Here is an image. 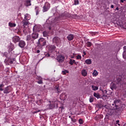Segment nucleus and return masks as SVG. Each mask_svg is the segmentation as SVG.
<instances>
[{"label": "nucleus", "instance_id": "obj_17", "mask_svg": "<svg viewBox=\"0 0 126 126\" xmlns=\"http://www.w3.org/2000/svg\"><path fill=\"white\" fill-rule=\"evenodd\" d=\"M27 41H31V42H33V39L32 38V35H28L27 36Z\"/></svg>", "mask_w": 126, "mask_h": 126}, {"label": "nucleus", "instance_id": "obj_32", "mask_svg": "<svg viewBox=\"0 0 126 126\" xmlns=\"http://www.w3.org/2000/svg\"><path fill=\"white\" fill-rule=\"evenodd\" d=\"M87 47H89V48L92 46V43L91 42H88L86 43Z\"/></svg>", "mask_w": 126, "mask_h": 126}, {"label": "nucleus", "instance_id": "obj_16", "mask_svg": "<svg viewBox=\"0 0 126 126\" xmlns=\"http://www.w3.org/2000/svg\"><path fill=\"white\" fill-rule=\"evenodd\" d=\"M108 113H109V115L110 116H112V115H116V110H115V109L109 110Z\"/></svg>", "mask_w": 126, "mask_h": 126}, {"label": "nucleus", "instance_id": "obj_25", "mask_svg": "<svg viewBox=\"0 0 126 126\" xmlns=\"http://www.w3.org/2000/svg\"><path fill=\"white\" fill-rule=\"evenodd\" d=\"M49 33L48 32L44 31L43 32V37H48Z\"/></svg>", "mask_w": 126, "mask_h": 126}, {"label": "nucleus", "instance_id": "obj_30", "mask_svg": "<svg viewBox=\"0 0 126 126\" xmlns=\"http://www.w3.org/2000/svg\"><path fill=\"white\" fill-rule=\"evenodd\" d=\"M3 87H4V85L1 84L0 85V91H3Z\"/></svg>", "mask_w": 126, "mask_h": 126}, {"label": "nucleus", "instance_id": "obj_21", "mask_svg": "<svg viewBox=\"0 0 126 126\" xmlns=\"http://www.w3.org/2000/svg\"><path fill=\"white\" fill-rule=\"evenodd\" d=\"M94 97H95V98H97V99H99V98H101V95H100L98 93H94Z\"/></svg>", "mask_w": 126, "mask_h": 126}, {"label": "nucleus", "instance_id": "obj_28", "mask_svg": "<svg viewBox=\"0 0 126 126\" xmlns=\"http://www.w3.org/2000/svg\"><path fill=\"white\" fill-rule=\"evenodd\" d=\"M93 75V76H97V75H98V72L96 70H94Z\"/></svg>", "mask_w": 126, "mask_h": 126}, {"label": "nucleus", "instance_id": "obj_40", "mask_svg": "<svg viewBox=\"0 0 126 126\" xmlns=\"http://www.w3.org/2000/svg\"><path fill=\"white\" fill-rule=\"evenodd\" d=\"M63 74H66V73H68V71L67 70H65L62 71Z\"/></svg>", "mask_w": 126, "mask_h": 126}, {"label": "nucleus", "instance_id": "obj_20", "mask_svg": "<svg viewBox=\"0 0 126 126\" xmlns=\"http://www.w3.org/2000/svg\"><path fill=\"white\" fill-rule=\"evenodd\" d=\"M8 49L9 52H12V51H13V50L14 49V45H11L10 46L8 47Z\"/></svg>", "mask_w": 126, "mask_h": 126}, {"label": "nucleus", "instance_id": "obj_43", "mask_svg": "<svg viewBox=\"0 0 126 126\" xmlns=\"http://www.w3.org/2000/svg\"><path fill=\"white\" fill-rule=\"evenodd\" d=\"M93 101H94V98L93 97H91L90 98V103H93Z\"/></svg>", "mask_w": 126, "mask_h": 126}, {"label": "nucleus", "instance_id": "obj_1", "mask_svg": "<svg viewBox=\"0 0 126 126\" xmlns=\"http://www.w3.org/2000/svg\"><path fill=\"white\" fill-rule=\"evenodd\" d=\"M46 39L43 38H40L38 41L37 42V47L39 48L41 50H42V47L44 46H46Z\"/></svg>", "mask_w": 126, "mask_h": 126}, {"label": "nucleus", "instance_id": "obj_38", "mask_svg": "<svg viewBox=\"0 0 126 126\" xmlns=\"http://www.w3.org/2000/svg\"><path fill=\"white\" fill-rule=\"evenodd\" d=\"M79 1H78V0H74V4H75V5L79 4Z\"/></svg>", "mask_w": 126, "mask_h": 126}, {"label": "nucleus", "instance_id": "obj_15", "mask_svg": "<svg viewBox=\"0 0 126 126\" xmlns=\"http://www.w3.org/2000/svg\"><path fill=\"white\" fill-rule=\"evenodd\" d=\"M67 38L69 41H71L73 40V38H74V36L73 34H69L67 36Z\"/></svg>", "mask_w": 126, "mask_h": 126}, {"label": "nucleus", "instance_id": "obj_45", "mask_svg": "<svg viewBox=\"0 0 126 126\" xmlns=\"http://www.w3.org/2000/svg\"><path fill=\"white\" fill-rule=\"evenodd\" d=\"M45 56H46V57H47V58H48V57H50V54H49V53H46V54H45Z\"/></svg>", "mask_w": 126, "mask_h": 126}, {"label": "nucleus", "instance_id": "obj_52", "mask_svg": "<svg viewBox=\"0 0 126 126\" xmlns=\"http://www.w3.org/2000/svg\"><path fill=\"white\" fill-rule=\"evenodd\" d=\"M38 112H40V110H38V111H34V113H38Z\"/></svg>", "mask_w": 126, "mask_h": 126}, {"label": "nucleus", "instance_id": "obj_37", "mask_svg": "<svg viewBox=\"0 0 126 126\" xmlns=\"http://www.w3.org/2000/svg\"><path fill=\"white\" fill-rule=\"evenodd\" d=\"M63 110H64V107L61 106V107H59V111H61V113H63Z\"/></svg>", "mask_w": 126, "mask_h": 126}, {"label": "nucleus", "instance_id": "obj_23", "mask_svg": "<svg viewBox=\"0 0 126 126\" xmlns=\"http://www.w3.org/2000/svg\"><path fill=\"white\" fill-rule=\"evenodd\" d=\"M85 63L87 64H91L92 62L91 61V59H88L85 61Z\"/></svg>", "mask_w": 126, "mask_h": 126}, {"label": "nucleus", "instance_id": "obj_34", "mask_svg": "<svg viewBox=\"0 0 126 126\" xmlns=\"http://www.w3.org/2000/svg\"><path fill=\"white\" fill-rule=\"evenodd\" d=\"M96 106L99 109H100V108H103V107H104V105L101 104H97Z\"/></svg>", "mask_w": 126, "mask_h": 126}, {"label": "nucleus", "instance_id": "obj_62", "mask_svg": "<svg viewBox=\"0 0 126 126\" xmlns=\"http://www.w3.org/2000/svg\"><path fill=\"white\" fill-rule=\"evenodd\" d=\"M73 58H74V57H71L72 59H73Z\"/></svg>", "mask_w": 126, "mask_h": 126}, {"label": "nucleus", "instance_id": "obj_26", "mask_svg": "<svg viewBox=\"0 0 126 126\" xmlns=\"http://www.w3.org/2000/svg\"><path fill=\"white\" fill-rule=\"evenodd\" d=\"M69 63H70L71 65H72L73 63H76V62H75V60H72V59H70Z\"/></svg>", "mask_w": 126, "mask_h": 126}, {"label": "nucleus", "instance_id": "obj_48", "mask_svg": "<svg viewBox=\"0 0 126 126\" xmlns=\"http://www.w3.org/2000/svg\"><path fill=\"white\" fill-rule=\"evenodd\" d=\"M126 1V0H120L121 2H124V1Z\"/></svg>", "mask_w": 126, "mask_h": 126}, {"label": "nucleus", "instance_id": "obj_27", "mask_svg": "<svg viewBox=\"0 0 126 126\" xmlns=\"http://www.w3.org/2000/svg\"><path fill=\"white\" fill-rule=\"evenodd\" d=\"M35 9L36 11V15H38V14H39V10H40L39 7H35Z\"/></svg>", "mask_w": 126, "mask_h": 126}, {"label": "nucleus", "instance_id": "obj_42", "mask_svg": "<svg viewBox=\"0 0 126 126\" xmlns=\"http://www.w3.org/2000/svg\"><path fill=\"white\" fill-rule=\"evenodd\" d=\"M77 60H81V56L80 55H78V56H76Z\"/></svg>", "mask_w": 126, "mask_h": 126}, {"label": "nucleus", "instance_id": "obj_9", "mask_svg": "<svg viewBox=\"0 0 126 126\" xmlns=\"http://www.w3.org/2000/svg\"><path fill=\"white\" fill-rule=\"evenodd\" d=\"M54 91L56 93H58V94H59V93H61V92H62V91L61 90V89H60V85H55L54 87Z\"/></svg>", "mask_w": 126, "mask_h": 126}, {"label": "nucleus", "instance_id": "obj_18", "mask_svg": "<svg viewBox=\"0 0 126 126\" xmlns=\"http://www.w3.org/2000/svg\"><path fill=\"white\" fill-rule=\"evenodd\" d=\"M114 110L115 111L116 114H118V113H121V112H122V108H119V106H118V107H116V108Z\"/></svg>", "mask_w": 126, "mask_h": 126}, {"label": "nucleus", "instance_id": "obj_10", "mask_svg": "<svg viewBox=\"0 0 126 126\" xmlns=\"http://www.w3.org/2000/svg\"><path fill=\"white\" fill-rule=\"evenodd\" d=\"M53 42L54 43H56V44H59L61 43V39H60V38L58 36H55L53 39Z\"/></svg>", "mask_w": 126, "mask_h": 126}, {"label": "nucleus", "instance_id": "obj_14", "mask_svg": "<svg viewBox=\"0 0 126 126\" xmlns=\"http://www.w3.org/2000/svg\"><path fill=\"white\" fill-rule=\"evenodd\" d=\"M22 23L23 24V26H24V28H25V27L27 26V25L29 24V22L27 20H23Z\"/></svg>", "mask_w": 126, "mask_h": 126}, {"label": "nucleus", "instance_id": "obj_36", "mask_svg": "<svg viewBox=\"0 0 126 126\" xmlns=\"http://www.w3.org/2000/svg\"><path fill=\"white\" fill-rule=\"evenodd\" d=\"M123 56L124 59L126 60V51H124L123 54Z\"/></svg>", "mask_w": 126, "mask_h": 126}, {"label": "nucleus", "instance_id": "obj_56", "mask_svg": "<svg viewBox=\"0 0 126 126\" xmlns=\"http://www.w3.org/2000/svg\"><path fill=\"white\" fill-rule=\"evenodd\" d=\"M103 107H104V108H106L107 105H103Z\"/></svg>", "mask_w": 126, "mask_h": 126}, {"label": "nucleus", "instance_id": "obj_13", "mask_svg": "<svg viewBox=\"0 0 126 126\" xmlns=\"http://www.w3.org/2000/svg\"><path fill=\"white\" fill-rule=\"evenodd\" d=\"M60 98L61 100H63V101H64V100H65L66 98H67V95H66L65 94H62L60 95Z\"/></svg>", "mask_w": 126, "mask_h": 126}, {"label": "nucleus", "instance_id": "obj_47", "mask_svg": "<svg viewBox=\"0 0 126 126\" xmlns=\"http://www.w3.org/2000/svg\"><path fill=\"white\" fill-rule=\"evenodd\" d=\"M40 53V51L39 50H37V51H36V53L37 54H39Z\"/></svg>", "mask_w": 126, "mask_h": 126}, {"label": "nucleus", "instance_id": "obj_59", "mask_svg": "<svg viewBox=\"0 0 126 126\" xmlns=\"http://www.w3.org/2000/svg\"><path fill=\"white\" fill-rule=\"evenodd\" d=\"M75 64H76V65H77V63H75Z\"/></svg>", "mask_w": 126, "mask_h": 126}, {"label": "nucleus", "instance_id": "obj_51", "mask_svg": "<svg viewBox=\"0 0 126 126\" xmlns=\"http://www.w3.org/2000/svg\"><path fill=\"white\" fill-rule=\"evenodd\" d=\"M111 8H114V5H111Z\"/></svg>", "mask_w": 126, "mask_h": 126}, {"label": "nucleus", "instance_id": "obj_50", "mask_svg": "<svg viewBox=\"0 0 126 126\" xmlns=\"http://www.w3.org/2000/svg\"><path fill=\"white\" fill-rule=\"evenodd\" d=\"M10 63H13V61H10L9 62Z\"/></svg>", "mask_w": 126, "mask_h": 126}, {"label": "nucleus", "instance_id": "obj_33", "mask_svg": "<svg viewBox=\"0 0 126 126\" xmlns=\"http://www.w3.org/2000/svg\"><path fill=\"white\" fill-rule=\"evenodd\" d=\"M9 26H10L11 27H15V26H16V24L12 23H9Z\"/></svg>", "mask_w": 126, "mask_h": 126}, {"label": "nucleus", "instance_id": "obj_7", "mask_svg": "<svg viewBox=\"0 0 126 126\" xmlns=\"http://www.w3.org/2000/svg\"><path fill=\"white\" fill-rule=\"evenodd\" d=\"M121 102L120 99H116L114 101V104H113V106L115 105V108H119V105L118 104H120Z\"/></svg>", "mask_w": 126, "mask_h": 126}, {"label": "nucleus", "instance_id": "obj_24", "mask_svg": "<svg viewBox=\"0 0 126 126\" xmlns=\"http://www.w3.org/2000/svg\"><path fill=\"white\" fill-rule=\"evenodd\" d=\"M43 100L42 99H40L36 102V104H37V105H38L39 106H41Z\"/></svg>", "mask_w": 126, "mask_h": 126}, {"label": "nucleus", "instance_id": "obj_57", "mask_svg": "<svg viewBox=\"0 0 126 126\" xmlns=\"http://www.w3.org/2000/svg\"><path fill=\"white\" fill-rule=\"evenodd\" d=\"M124 50H126V46L124 47Z\"/></svg>", "mask_w": 126, "mask_h": 126}, {"label": "nucleus", "instance_id": "obj_22", "mask_svg": "<svg viewBox=\"0 0 126 126\" xmlns=\"http://www.w3.org/2000/svg\"><path fill=\"white\" fill-rule=\"evenodd\" d=\"M103 118V115H97L95 117V119L96 121H98V120H100V119H102Z\"/></svg>", "mask_w": 126, "mask_h": 126}, {"label": "nucleus", "instance_id": "obj_29", "mask_svg": "<svg viewBox=\"0 0 126 126\" xmlns=\"http://www.w3.org/2000/svg\"><path fill=\"white\" fill-rule=\"evenodd\" d=\"M26 6H29V5H31V0H28L26 1Z\"/></svg>", "mask_w": 126, "mask_h": 126}, {"label": "nucleus", "instance_id": "obj_5", "mask_svg": "<svg viewBox=\"0 0 126 126\" xmlns=\"http://www.w3.org/2000/svg\"><path fill=\"white\" fill-rule=\"evenodd\" d=\"M47 48L49 53H53V52H54L56 49V46L54 45H48L47 46Z\"/></svg>", "mask_w": 126, "mask_h": 126}, {"label": "nucleus", "instance_id": "obj_8", "mask_svg": "<svg viewBox=\"0 0 126 126\" xmlns=\"http://www.w3.org/2000/svg\"><path fill=\"white\" fill-rule=\"evenodd\" d=\"M12 41L15 43H18V42H20V37L18 36H14L12 38Z\"/></svg>", "mask_w": 126, "mask_h": 126}, {"label": "nucleus", "instance_id": "obj_44", "mask_svg": "<svg viewBox=\"0 0 126 126\" xmlns=\"http://www.w3.org/2000/svg\"><path fill=\"white\" fill-rule=\"evenodd\" d=\"M115 86H116V85L113 84V86H111V89H112V90H114V88H115Z\"/></svg>", "mask_w": 126, "mask_h": 126}, {"label": "nucleus", "instance_id": "obj_54", "mask_svg": "<svg viewBox=\"0 0 126 126\" xmlns=\"http://www.w3.org/2000/svg\"><path fill=\"white\" fill-rule=\"evenodd\" d=\"M116 10H119V7H116Z\"/></svg>", "mask_w": 126, "mask_h": 126}, {"label": "nucleus", "instance_id": "obj_19", "mask_svg": "<svg viewBox=\"0 0 126 126\" xmlns=\"http://www.w3.org/2000/svg\"><path fill=\"white\" fill-rule=\"evenodd\" d=\"M82 73V75H83V76H87V71H86V69H83L82 70L81 72Z\"/></svg>", "mask_w": 126, "mask_h": 126}, {"label": "nucleus", "instance_id": "obj_11", "mask_svg": "<svg viewBox=\"0 0 126 126\" xmlns=\"http://www.w3.org/2000/svg\"><path fill=\"white\" fill-rule=\"evenodd\" d=\"M25 45H26L25 41L23 40H20V42H19V46L20 48H24V47H25Z\"/></svg>", "mask_w": 126, "mask_h": 126}, {"label": "nucleus", "instance_id": "obj_2", "mask_svg": "<svg viewBox=\"0 0 126 126\" xmlns=\"http://www.w3.org/2000/svg\"><path fill=\"white\" fill-rule=\"evenodd\" d=\"M64 18H65V15H64V14H62L60 15L59 17H56L53 22V23H56L58 21H60V20H62V19H64Z\"/></svg>", "mask_w": 126, "mask_h": 126}, {"label": "nucleus", "instance_id": "obj_53", "mask_svg": "<svg viewBox=\"0 0 126 126\" xmlns=\"http://www.w3.org/2000/svg\"><path fill=\"white\" fill-rule=\"evenodd\" d=\"M105 118H107V119H109V116H108V115H106Z\"/></svg>", "mask_w": 126, "mask_h": 126}, {"label": "nucleus", "instance_id": "obj_35", "mask_svg": "<svg viewBox=\"0 0 126 126\" xmlns=\"http://www.w3.org/2000/svg\"><path fill=\"white\" fill-rule=\"evenodd\" d=\"M92 88L93 90H94V91L98 90V88L96 86H92Z\"/></svg>", "mask_w": 126, "mask_h": 126}, {"label": "nucleus", "instance_id": "obj_55", "mask_svg": "<svg viewBox=\"0 0 126 126\" xmlns=\"http://www.w3.org/2000/svg\"><path fill=\"white\" fill-rule=\"evenodd\" d=\"M12 61H13L14 62L15 61V58H13V59H12Z\"/></svg>", "mask_w": 126, "mask_h": 126}, {"label": "nucleus", "instance_id": "obj_6", "mask_svg": "<svg viewBox=\"0 0 126 126\" xmlns=\"http://www.w3.org/2000/svg\"><path fill=\"white\" fill-rule=\"evenodd\" d=\"M3 91L4 94H8L11 91V88L9 86H7L5 88Z\"/></svg>", "mask_w": 126, "mask_h": 126}, {"label": "nucleus", "instance_id": "obj_49", "mask_svg": "<svg viewBox=\"0 0 126 126\" xmlns=\"http://www.w3.org/2000/svg\"><path fill=\"white\" fill-rule=\"evenodd\" d=\"M83 54L84 56H86V52H85V51H83Z\"/></svg>", "mask_w": 126, "mask_h": 126}, {"label": "nucleus", "instance_id": "obj_39", "mask_svg": "<svg viewBox=\"0 0 126 126\" xmlns=\"http://www.w3.org/2000/svg\"><path fill=\"white\" fill-rule=\"evenodd\" d=\"M37 82L38 84H43V80L42 79L39 80Z\"/></svg>", "mask_w": 126, "mask_h": 126}, {"label": "nucleus", "instance_id": "obj_3", "mask_svg": "<svg viewBox=\"0 0 126 126\" xmlns=\"http://www.w3.org/2000/svg\"><path fill=\"white\" fill-rule=\"evenodd\" d=\"M50 7H51V5L49 2H46L45 3L44 6L43 7V12H46V11H48L49 9H50Z\"/></svg>", "mask_w": 126, "mask_h": 126}, {"label": "nucleus", "instance_id": "obj_61", "mask_svg": "<svg viewBox=\"0 0 126 126\" xmlns=\"http://www.w3.org/2000/svg\"><path fill=\"white\" fill-rule=\"evenodd\" d=\"M49 30H51V28H49Z\"/></svg>", "mask_w": 126, "mask_h": 126}, {"label": "nucleus", "instance_id": "obj_58", "mask_svg": "<svg viewBox=\"0 0 126 126\" xmlns=\"http://www.w3.org/2000/svg\"><path fill=\"white\" fill-rule=\"evenodd\" d=\"M71 121L72 122H73V119H72V118H71Z\"/></svg>", "mask_w": 126, "mask_h": 126}, {"label": "nucleus", "instance_id": "obj_46", "mask_svg": "<svg viewBox=\"0 0 126 126\" xmlns=\"http://www.w3.org/2000/svg\"><path fill=\"white\" fill-rule=\"evenodd\" d=\"M116 124H118V126H121V125H120V124H119V123H120V121L117 120L116 121Z\"/></svg>", "mask_w": 126, "mask_h": 126}, {"label": "nucleus", "instance_id": "obj_41", "mask_svg": "<svg viewBox=\"0 0 126 126\" xmlns=\"http://www.w3.org/2000/svg\"><path fill=\"white\" fill-rule=\"evenodd\" d=\"M79 123L80 125H82V124H83V120L82 119H79Z\"/></svg>", "mask_w": 126, "mask_h": 126}, {"label": "nucleus", "instance_id": "obj_12", "mask_svg": "<svg viewBox=\"0 0 126 126\" xmlns=\"http://www.w3.org/2000/svg\"><path fill=\"white\" fill-rule=\"evenodd\" d=\"M38 36H39V34H38V33H36V32L32 33V40L34 41V40H35V39H37V38H38Z\"/></svg>", "mask_w": 126, "mask_h": 126}, {"label": "nucleus", "instance_id": "obj_60", "mask_svg": "<svg viewBox=\"0 0 126 126\" xmlns=\"http://www.w3.org/2000/svg\"><path fill=\"white\" fill-rule=\"evenodd\" d=\"M69 118H70V119H71V116H69Z\"/></svg>", "mask_w": 126, "mask_h": 126}, {"label": "nucleus", "instance_id": "obj_31", "mask_svg": "<svg viewBox=\"0 0 126 126\" xmlns=\"http://www.w3.org/2000/svg\"><path fill=\"white\" fill-rule=\"evenodd\" d=\"M25 19L26 20H29V19H30V17H29V15H28V14H26L25 15Z\"/></svg>", "mask_w": 126, "mask_h": 126}, {"label": "nucleus", "instance_id": "obj_4", "mask_svg": "<svg viewBox=\"0 0 126 126\" xmlns=\"http://www.w3.org/2000/svg\"><path fill=\"white\" fill-rule=\"evenodd\" d=\"M56 60L58 61V63H63L64 61V57L62 55H59L57 58Z\"/></svg>", "mask_w": 126, "mask_h": 126}]
</instances>
